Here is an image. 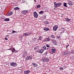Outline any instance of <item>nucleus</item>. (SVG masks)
<instances>
[{
  "label": "nucleus",
  "instance_id": "f257e3e1",
  "mask_svg": "<svg viewBox=\"0 0 74 74\" xmlns=\"http://www.w3.org/2000/svg\"><path fill=\"white\" fill-rule=\"evenodd\" d=\"M54 5L55 8H57V7H59L61 5V3H56V2H54Z\"/></svg>",
  "mask_w": 74,
  "mask_h": 74
},
{
  "label": "nucleus",
  "instance_id": "f03ea898",
  "mask_svg": "<svg viewBox=\"0 0 74 74\" xmlns=\"http://www.w3.org/2000/svg\"><path fill=\"white\" fill-rule=\"evenodd\" d=\"M42 60L43 62H48L49 60L46 58H43L42 59Z\"/></svg>",
  "mask_w": 74,
  "mask_h": 74
},
{
  "label": "nucleus",
  "instance_id": "7ed1b4c3",
  "mask_svg": "<svg viewBox=\"0 0 74 74\" xmlns=\"http://www.w3.org/2000/svg\"><path fill=\"white\" fill-rule=\"evenodd\" d=\"M58 25H54L53 28V31H56L58 29Z\"/></svg>",
  "mask_w": 74,
  "mask_h": 74
},
{
  "label": "nucleus",
  "instance_id": "20e7f679",
  "mask_svg": "<svg viewBox=\"0 0 74 74\" xmlns=\"http://www.w3.org/2000/svg\"><path fill=\"white\" fill-rule=\"evenodd\" d=\"M27 53L26 51H24L23 53V54L22 55V56L23 58H25L27 56Z\"/></svg>",
  "mask_w": 74,
  "mask_h": 74
},
{
  "label": "nucleus",
  "instance_id": "39448f33",
  "mask_svg": "<svg viewBox=\"0 0 74 74\" xmlns=\"http://www.w3.org/2000/svg\"><path fill=\"white\" fill-rule=\"evenodd\" d=\"M32 59V57L30 56H27L25 58L26 60H29Z\"/></svg>",
  "mask_w": 74,
  "mask_h": 74
},
{
  "label": "nucleus",
  "instance_id": "423d86ee",
  "mask_svg": "<svg viewBox=\"0 0 74 74\" xmlns=\"http://www.w3.org/2000/svg\"><path fill=\"white\" fill-rule=\"evenodd\" d=\"M33 14H34V16L35 18H38V15L37 14V13L36 12H34Z\"/></svg>",
  "mask_w": 74,
  "mask_h": 74
},
{
  "label": "nucleus",
  "instance_id": "0eeeda50",
  "mask_svg": "<svg viewBox=\"0 0 74 74\" xmlns=\"http://www.w3.org/2000/svg\"><path fill=\"white\" fill-rule=\"evenodd\" d=\"M10 65L13 67H16L17 65L16 63L15 62H12L10 63Z\"/></svg>",
  "mask_w": 74,
  "mask_h": 74
},
{
  "label": "nucleus",
  "instance_id": "6e6552de",
  "mask_svg": "<svg viewBox=\"0 0 74 74\" xmlns=\"http://www.w3.org/2000/svg\"><path fill=\"white\" fill-rule=\"evenodd\" d=\"M49 37L45 38L44 39V40H43V42H47V41H49Z\"/></svg>",
  "mask_w": 74,
  "mask_h": 74
},
{
  "label": "nucleus",
  "instance_id": "1a4fd4ad",
  "mask_svg": "<svg viewBox=\"0 0 74 74\" xmlns=\"http://www.w3.org/2000/svg\"><path fill=\"white\" fill-rule=\"evenodd\" d=\"M22 14H27L28 12V10H24L23 11H22L21 12Z\"/></svg>",
  "mask_w": 74,
  "mask_h": 74
},
{
  "label": "nucleus",
  "instance_id": "9d476101",
  "mask_svg": "<svg viewBox=\"0 0 74 74\" xmlns=\"http://www.w3.org/2000/svg\"><path fill=\"white\" fill-rule=\"evenodd\" d=\"M50 51H51L52 53H54L55 52V51H56V50L55 49L52 48L50 49Z\"/></svg>",
  "mask_w": 74,
  "mask_h": 74
},
{
  "label": "nucleus",
  "instance_id": "9b49d317",
  "mask_svg": "<svg viewBox=\"0 0 74 74\" xmlns=\"http://www.w3.org/2000/svg\"><path fill=\"white\" fill-rule=\"evenodd\" d=\"M43 52H44V50L42 49H39L38 51V52L40 53H42Z\"/></svg>",
  "mask_w": 74,
  "mask_h": 74
},
{
  "label": "nucleus",
  "instance_id": "f8f14e48",
  "mask_svg": "<svg viewBox=\"0 0 74 74\" xmlns=\"http://www.w3.org/2000/svg\"><path fill=\"white\" fill-rule=\"evenodd\" d=\"M45 31H49L50 30V29L48 27H45L43 29Z\"/></svg>",
  "mask_w": 74,
  "mask_h": 74
},
{
  "label": "nucleus",
  "instance_id": "ddd939ff",
  "mask_svg": "<svg viewBox=\"0 0 74 74\" xmlns=\"http://www.w3.org/2000/svg\"><path fill=\"white\" fill-rule=\"evenodd\" d=\"M24 73L25 74H29L30 73V71H29V70L27 71H24Z\"/></svg>",
  "mask_w": 74,
  "mask_h": 74
},
{
  "label": "nucleus",
  "instance_id": "4468645a",
  "mask_svg": "<svg viewBox=\"0 0 74 74\" xmlns=\"http://www.w3.org/2000/svg\"><path fill=\"white\" fill-rule=\"evenodd\" d=\"M32 64L34 66V67H37V66H38V65L34 63H32Z\"/></svg>",
  "mask_w": 74,
  "mask_h": 74
},
{
  "label": "nucleus",
  "instance_id": "2eb2a0df",
  "mask_svg": "<svg viewBox=\"0 0 74 74\" xmlns=\"http://www.w3.org/2000/svg\"><path fill=\"white\" fill-rule=\"evenodd\" d=\"M44 13V12L43 11H40L39 12V14H40V15H42Z\"/></svg>",
  "mask_w": 74,
  "mask_h": 74
},
{
  "label": "nucleus",
  "instance_id": "dca6fc26",
  "mask_svg": "<svg viewBox=\"0 0 74 74\" xmlns=\"http://www.w3.org/2000/svg\"><path fill=\"white\" fill-rule=\"evenodd\" d=\"M13 14V13L12 12H10L8 14V16H11Z\"/></svg>",
  "mask_w": 74,
  "mask_h": 74
},
{
  "label": "nucleus",
  "instance_id": "f3484780",
  "mask_svg": "<svg viewBox=\"0 0 74 74\" xmlns=\"http://www.w3.org/2000/svg\"><path fill=\"white\" fill-rule=\"evenodd\" d=\"M10 18H6L3 20L4 21H10Z\"/></svg>",
  "mask_w": 74,
  "mask_h": 74
},
{
  "label": "nucleus",
  "instance_id": "a211bd4d",
  "mask_svg": "<svg viewBox=\"0 0 74 74\" xmlns=\"http://www.w3.org/2000/svg\"><path fill=\"white\" fill-rule=\"evenodd\" d=\"M44 24H46V25H48V24H49V22L48 21H45L44 22Z\"/></svg>",
  "mask_w": 74,
  "mask_h": 74
},
{
  "label": "nucleus",
  "instance_id": "6ab92c4d",
  "mask_svg": "<svg viewBox=\"0 0 74 74\" xmlns=\"http://www.w3.org/2000/svg\"><path fill=\"white\" fill-rule=\"evenodd\" d=\"M63 6L64 7H67V3H64Z\"/></svg>",
  "mask_w": 74,
  "mask_h": 74
},
{
  "label": "nucleus",
  "instance_id": "aec40b11",
  "mask_svg": "<svg viewBox=\"0 0 74 74\" xmlns=\"http://www.w3.org/2000/svg\"><path fill=\"white\" fill-rule=\"evenodd\" d=\"M41 4L39 5H38L36 6V7L37 8H41Z\"/></svg>",
  "mask_w": 74,
  "mask_h": 74
},
{
  "label": "nucleus",
  "instance_id": "412c9836",
  "mask_svg": "<svg viewBox=\"0 0 74 74\" xmlns=\"http://www.w3.org/2000/svg\"><path fill=\"white\" fill-rule=\"evenodd\" d=\"M65 21H66L67 22H70V19L66 18L65 19Z\"/></svg>",
  "mask_w": 74,
  "mask_h": 74
},
{
  "label": "nucleus",
  "instance_id": "4be33fe9",
  "mask_svg": "<svg viewBox=\"0 0 74 74\" xmlns=\"http://www.w3.org/2000/svg\"><path fill=\"white\" fill-rule=\"evenodd\" d=\"M51 38H55V35L53 34H51Z\"/></svg>",
  "mask_w": 74,
  "mask_h": 74
},
{
  "label": "nucleus",
  "instance_id": "5701e85b",
  "mask_svg": "<svg viewBox=\"0 0 74 74\" xmlns=\"http://www.w3.org/2000/svg\"><path fill=\"white\" fill-rule=\"evenodd\" d=\"M42 49H43V50H44L45 51V50H46V49H47V48L46 47L44 46L43 47H42Z\"/></svg>",
  "mask_w": 74,
  "mask_h": 74
},
{
  "label": "nucleus",
  "instance_id": "b1692460",
  "mask_svg": "<svg viewBox=\"0 0 74 74\" xmlns=\"http://www.w3.org/2000/svg\"><path fill=\"white\" fill-rule=\"evenodd\" d=\"M43 38L41 36H40L38 38V40H41Z\"/></svg>",
  "mask_w": 74,
  "mask_h": 74
},
{
  "label": "nucleus",
  "instance_id": "393cba45",
  "mask_svg": "<svg viewBox=\"0 0 74 74\" xmlns=\"http://www.w3.org/2000/svg\"><path fill=\"white\" fill-rule=\"evenodd\" d=\"M14 10H19V8H18V7H16Z\"/></svg>",
  "mask_w": 74,
  "mask_h": 74
},
{
  "label": "nucleus",
  "instance_id": "a878e982",
  "mask_svg": "<svg viewBox=\"0 0 74 74\" xmlns=\"http://www.w3.org/2000/svg\"><path fill=\"white\" fill-rule=\"evenodd\" d=\"M28 35H27V33H25L23 35V36H27Z\"/></svg>",
  "mask_w": 74,
  "mask_h": 74
},
{
  "label": "nucleus",
  "instance_id": "bb28decb",
  "mask_svg": "<svg viewBox=\"0 0 74 74\" xmlns=\"http://www.w3.org/2000/svg\"><path fill=\"white\" fill-rule=\"evenodd\" d=\"M64 53H65L66 54H67L69 53V51H66L64 52Z\"/></svg>",
  "mask_w": 74,
  "mask_h": 74
},
{
  "label": "nucleus",
  "instance_id": "cd10ccee",
  "mask_svg": "<svg viewBox=\"0 0 74 74\" xmlns=\"http://www.w3.org/2000/svg\"><path fill=\"white\" fill-rule=\"evenodd\" d=\"M60 71H63V68L62 67H60Z\"/></svg>",
  "mask_w": 74,
  "mask_h": 74
},
{
  "label": "nucleus",
  "instance_id": "c85d7f7f",
  "mask_svg": "<svg viewBox=\"0 0 74 74\" xmlns=\"http://www.w3.org/2000/svg\"><path fill=\"white\" fill-rule=\"evenodd\" d=\"M68 4H69L70 5H73V3L71 2H69L68 3Z\"/></svg>",
  "mask_w": 74,
  "mask_h": 74
},
{
  "label": "nucleus",
  "instance_id": "c756f323",
  "mask_svg": "<svg viewBox=\"0 0 74 74\" xmlns=\"http://www.w3.org/2000/svg\"><path fill=\"white\" fill-rule=\"evenodd\" d=\"M14 49V48L13 47H11L9 49V50H11V51H12L13 50V49Z\"/></svg>",
  "mask_w": 74,
  "mask_h": 74
},
{
  "label": "nucleus",
  "instance_id": "7c9ffc66",
  "mask_svg": "<svg viewBox=\"0 0 74 74\" xmlns=\"http://www.w3.org/2000/svg\"><path fill=\"white\" fill-rule=\"evenodd\" d=\"M32 40H34V41H36V38L34 37L32 38Z\"/></svg>",
  "mask_w": 74,
  "mask_h": 74
},
{
  "label": "nucleus",
  "instance_id": "2f4dec72",
  "mask_svg": "<svg viewBox=\"0 0 74 74\" xmlns=\"http://www.w3.org/2000/svg\"><path fill=\"white\" fill-rule=\"evenodd\" d=\"M18 32H16L15 31L13 30L12 33H18Z\"/></svg>",
  "mask_w": 74,
  "mask_h": 74
},
{
  "label": "nucleus",
  "instance_id": "473e14b6",
  "mask_svg": "<svg viewBox=\"0 0 74 74\" xmlns=\"http://www.w3.org/2000/svg\"><path fill=\"white\" fill-rule=\"evenodd\" d=\"M52 42L54 44H55V43H56V41L55 40H53L52 41Z\"/></svg>",
  "mask_w": 74,
  "mask_h": 74
},
{
  "label": "nucleus",
  "instance_id": "72a5a7b5",
  "mask_svg": "<svg viewBox=\"0 0 74 74\" xmlns=\"http://www.w3.org/2000/svg\"><path fill=\"white\" fill-rule=\"evenodd\" d=\"M46 47H47V48H50V46L48 45V44L46 45Z\"/></svg>",
  "mask_w": 74,
  "mask_h": 74
},
{
  "label": "nucleus",
  "instance_id": "f704fd0d",
  "mask_svg": "<svg viewBox=\"0 0 74 74\" xmlns=\"http://www.w3.org/2000/svg\"><path fill=\"white\" fill-rule=\"evenodd\" d=\"M37 47H35L34 49V50H37Z\"/></svg>",
  "mask_w": 74,
  "mask_h": 74
},
{
  "label": "nucleus",
  "instance_id": "c9c22d12",
  "mask_svg": "<svg viewBox=\"0 0 74 74\" xmlns=\"http://www.w3.org/2000/svg\"><path fill=\"white\" fill-rule=\"evenodd\" d=\"M12 51H13L14 52H15V49L14 48Z\"/></svg>",
  "mask_w": 74,
  "mask_h": 74
},
{
  "label": "nucleus",
  "instance_id": "e433bc0d",
  "mask_svg": "<svg viewBox=\"0 0 74 74\" xmlns=\"http://www.w3.org/2000/svg\"><path fill=\"white\" fill-rule=\"evenodd\" d=\"M5 40H8V38H5Z\"/></svg>",
  "mask_w": 74,
  "mask_h": 74
},
{
  "label": "nucleus",
  "instance_id": "4c0bfd02",
  "mask_svg": "<svg viewBox=\"0 0 74 74\" xmlns=\"http://www.w3.org/2000/svg\"><path fill=\"white\" fill-rule=\"evenodd\" d=\"M37 0H34V1H35V3H37Z\"/></svg>",
  "mask_w": 74,
  "mask_h": 74
},
{
  "label": "nucleus",
  "instance_id": "58836bf2",
  "mask_svg": "<svg viewBox=\"0 0 74 74\" xmlns=\"http://www.w3.org/2000/svg\"><path fill=\"white\" fill-rule=\"evenodd\" d=\"M44 18H45H45H46V16H44Z\"/></svg>",
  "mask_w": 74,
  "mask_h": 74
},
{
  "label": "nucleus",
  "instance_id": "ea45409f",
  "mask_svg": "<svg viewBox=\"0 0 74 74\" xmlns=\"http://www.w3.org/2000/svg\"><path fill=\"white\" fill-rule=\"evenodd\" d=\"M68 46H69V45H68L67 46H66V48H67V47H68Z\"/></svg>",
  "mask_w": 74,
  "mask_h": 74
},
{
  "label": "nucleus",
  "instance_id": "a19ab883",
  "mask_svg": "<svg viewBox=\"0 0 74 74\" xmlns=\"http://www.w3.org/2000/svg\"><path fill=\"white\" fill-rule=\"evenodd\" d=\"M58 38H60V36H58Z\"/></svg>",
  "mask_w": 74,
  "mask_h": 74
},
{
  "label": "nucleus",
  "instance_id": "79ce46f5",
  "mask_svg": "<svg viewBox=\"0 0 74 74\" xmlns=\"http://www.w3.org/2000/svg\"><path fill=\"white\" fill-rule=\"evenodd\" d=\"M49 49L48 48H46V50H48Z\"/></svg>",
  "mask_w": 74,
  "mask_h": 74
},
{
  "label": "nucleus",
  "instance_id": "37998d69",
  "mask_svg": "<svg viewBox=\"0 0 74 74\" xmlns=\"http://www.w3.org/2000/svg\"><path fill=\"white\" fill-rule=\"evenodd\" d=\"M44 54H45V55H47V53L45 52V53Z\"/></svg>",
  "mask_w": 74,
  "mask_h": 74
},
{
  "label": "nucleus",
  "instance_id": "c03bdc74",
  "mask_svg": "<svg viewBox=\"0 0 74 74\" xmlns=\"http://www.w3.org/2000/svg\"><path fill=\"white\" fill-rule=\"evenodd\" d=\"M74 50H73L72 51V53H74Z\"/></svg>",
  "mask_w": 74,
  "mask_h": 74
},
{
  "label": "nucleus",
  "instance_id": "a18cd8bd",
  "mask_svg": "<svg viewBox=\"0 0 74 74\" xmlns=\"http://www.w3.org/2000/svg\"><path fill=\"white\" fill-rule=\"evenodd\" d=\"M30 34H29V33L28 34V36L29 35H30Z\"/></svg>",
  "mask_w": 74,
  "mask_h": 74
},
{
  "label": "nucleus",
  "instance_id": "49530a36",
  "mask_svg": "<svg viewBox=\"0 0 74 74\" xmlns=\"http://www.w3.org/2000/svg\"><path fill=\"white\" fill-rule=\"evenodd\" d=\"M12 51V53H14V51Z\"/></svg>",
  "mask_w": 74,
  "mask_h": 74
},
{
  "label": "nucleus",
  "instance_id": "de8ad7c7",
  "mask_svg": "<svg viewBox=\"0 0 74 74\" xmlns=\"http://www.w3.org/2000/svg\"><path fill=\"white\" fill-rule=\"evenodd\" d=\"M6 37H8V35H6Z\"/></svg>",
  "mask_w": 74,
  "mask_h": 74
},
{
  "label": "nucleus",
  "instance_id": "09e8293b",
  "mask_svg": "<svg viewBox=\"0 0 74 74\" xmlns=\"http://www.w3.org/2000/svg\"><path fill=\"white\" fill-rule=\"evenodd\" d=\"M55 44V45H57V43H55V44Z\"/></svg>",
  "mask_w": 74,
  "mask_h": 74
},
{
  "label": "nucleus",
  "instance_id": "8fccbe9b",
  "mask_svg": "<svg viewBox=\"0 0 74 74\" xmlns=\"http://www.w3.org/2000/svg\"><path fill=\"white\" fill-rule=\"evenodd\" d=\"M64 55H65V53L64 54Z\"/></svg>",
  "mask_w": 74,
  "mask_h": 74
},
{
  "label": "nucleus",
  "instance_id": "3c124183",
  "mask_svg": "<svg viewBox=\"0 0 74 74\" xmlns=\"http://www.w3.org/2000/svg\"><path fill=\"white\" fill-rule=\"evenodd\" d=\"M0 3H1V2H0Z\"/></svg>",
  "mask_w": 74,
  "mask_h": 74
},
{
  "label": "nucleus",
  "instance_id": "603ef678",
  "mask_svg": "<svg viewBox=\"0 0 74 74\" xmlns=\"http://www.w3.org/2000/svg\"><path fill=\"white\" fill-rule=\"evenodd\" d=\"M66 55H67V54H66Z\"/></svg>",
  "mask_w": 74,
  "mask_h": 74
}]
</instances>
